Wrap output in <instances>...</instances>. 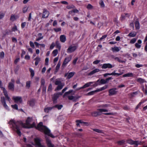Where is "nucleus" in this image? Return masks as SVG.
<instances>
[{
    "mask_svg": "<svg viewBox=\"0 0 147 147\" xmlns=\"http://www.w3.org/2000/svg\"><path fill=\"white\" fill-rule=\"evenodd\" d=\"M9 123L12 125V129L15 131L20 137L22 135L20 131V125H22L24 128H26L24 124L21 121H16L14 120H11L9 121Z\"/></svg>",
    "mask_w": 147,
    "mask_h": 147,
    "instance_id": "1",
    "label": "nucleus"
},
{
    "mask_svg": "<svg viewBox=\"0 0 147 147\" xmlns=\"http://www.w3.org/2000/svg\"><path fill=\"white\" fill-rule=\"evenodd\" d=\"M36 129L42 132H43L45 135H47L52 138H55V136L51 133V131L47 126L44 125L42 122H39L37 125Z\"/></svg>",
    "mask_w": 147,
    "mask_h": 147,
    "instance_id": "2",
    "label": "nucleus"
},
{
    "mask_svg": "<svg viewBox=\"0 0 147 147\" xmlns=\"http://www.w3.org/2000/svg\"><path fill=\"white\" fill-rule=\"evenodd\" d=\"M98 111H96L93 112L91 113V115L92 116L96 117L98 115H100L102 114V112H108V111L107 109H97Z\"/></svg>",
    "mask_w": 147,
    "mask_h": 147,
    "instance_id": "3",
    "label": "nucleus"
},
{
    "mask_svg": "<svg viewBox=\"0 0 147 147\" xmlns=\"http://www.w3.org/2000/svg\"><path fill=\"white\" fill-rule=\"evenodd\" d=\"M34 144L33 145L37 147H46L44 145H42L41 143L40 139L38 138H36L34 139Z\"/></svg>",
    "mask_w": 147,
    "mask_h": 147,
    "instance_id": "4",
    "label": "nucleus"
},
{
    "mask_svg": "<svg viewBox=\"0 0 147 147\" xmlns=\"http://www.w3.org/2000/svg\"><path fill=\"white\" fill-rule=\"evenodd\" d=\"M72 56L69 55V56L66 57L64 59L62 65V67L63 68L69 62L71 59Z\"/></svg>",
    "mask_w": 147,
    "mask_h": 147,
    "instance_id": "5",
    "label": "nucleus"
},
{
    "mask_svg": "<svg viewBox=\"0 0 147 147\" xmlns=\"http://www.w3.org/2000/svg\"><path fill=\"white\" fill-rule=\"evenodd\" d=\"M127 143L131 145H135L137 147L139 144V142L138 141H134L131 139H129L126 140Z\"/></svg>",
    "mask_w": 147,
    "mask_h": 147,
    "instance_id": "6",
    "label": "nucleus"
},
{
    "mask_svg": "<svg viewBox=\"0 0 147 147\" xmlns=\"http://www.w3.org/2000/svg\"><path fill=\"white\" fill-rule=\"evenodd\" d=\"M77 47L76 46L70 45L67 50V52L68 53H71L74 52L77 49Z\"/></svg>",
    "mask_w": 147,
    "mask_h": 147,
    "instance_id": "7",
    "label": "nucleus"
},
{
    "mask_svg": "<svg viewBox=\"0 0 147 147\" xmlns=\"http://www.w3.org/2000/svg\"><path fill=\"white\" fill-rule=\"evenodd\" d=\"M117 90V88H115L109 89V95L112 96L116 94L117 92V91L116 90Z\"/></svg>",
    "mask_w": 147,
    "mask_h": 147,
    "instance_id": "8",
    "label": "nucleus"
},
{
    "mask_svg": "<svg viewBox=\"0 0 147 147\" xmlns=\"http://www.w3.org/2000/svg\"><path fill=\"white\" fill-rule=\"evenodd\" d=\"M12 99L14 100L15 102L17 103L19 102L21 103L22 101V98L21 96H13L12 98Z\"/></svg>",
    "mask_w": 147,
    "mask_h": 147,
    "instance_id": "9",
    "label": "nucleus"
},
{
    "mask_svg": "<svg viewBox=\"0 0 147 147\" xmlns=\"http://www.w3.org/2000/svg\"><path fill=\"white\" fill-rule=\"evenodd\" d=\"M113 67L114 66L110 63H104L102 65L101 68L103 69H106L107 68H111Z\"/></svg>",
    "mask_w": 147,
    "mask_h": 147,
    "instance_id": "10",
    "label": "nucleus"
},
{
    "mask_svg": "<svg viewBox=\"0 0 147 147\" xmlns=\"http://www.w3.org/2000/svg\"><path fill=\"white\" fill-rule=\"evenodd\" d=\"M80 97V96H68V98L69 100H73L74 102H76L78 99Z\"/></svg>",
    "mask_w": 147,
    "mask_h": 147,
    "instance_id": "11",
    "label": "nucleus"
},
{
    "mask_svg": "<svg viewBox=\"0 0 147 147\" xmlns=\"http://www.w3.org/2000/svg\"><path fill=\"white\" fill-rule=\"evenodd\" d=\"M49 15V12L48 11L45 9H43V14L42 18H47Z\"/></svg>",
    "mask_w": 147,
    "mask_h": 147,
    "instance_id": "12",
    "label": "nucleus"
},
{
    "mask_svg": "<svg viewBox=\"0 0 147 147\" xmlns=\"http://www.w3.org/2000/svg\"><path fill=\"white\" fill-rule=\"evenodd\" d=\"M46 140L48 147H54V145L51 143V141L48 138H46Z\"/></svg>",
    "mask_w": 147,
    "mask_h": 147,
    "instance_id": "13",
    "label": "nucleus"
},
{
    "mask_svg": "<svg viewBox=\"0 0 147 147\" xmlns=\"http://www.w3.org/2000/svg\"><path fill=\"white\" fill-rule=\"evenodd\" d=\"M93 82H90L88 83H87L85 84L84 86H83L82 87H81L78 89L77 90H79L80 89H83L85 88L86 87H88L91 84H93Z\"/></svg>",
    "mask_w": 147,
    "mask_h": 147,
    "instance_id": "14",
    "label": "nucleus"
},
{
    "mask_svg": "<svg viewBox=\"0 0 147 147\" xmlns=\"http://www.w3.org/2000/svg\"><path fill=\"white\" fill-rule=\"evenodd\" d=\"M121 49V48L120 47L115 46L111 48V50H112L113 52H118L120 51Z\"/></svg>",
    "mask_w": 147,
    "mask_h": 147,
    "instance_id": "15",
    "label": "nucleus"
},
{
    "mask_svg": "<svg viewBox=\"0 0 147 147\" xmlns=\"http://www.w3.org/2000/svg\"><path fill=\"white\" fill-rule=\"evenodd\" d=\"M142 42V40H138L137 41V42L135 44V46L136 47L137 49H140L141 47V44Z\"/></svg>",
    "mask_w": 147,
    "mask_h": 147,
    "instance_id": "16",
    "label": "nucleus"
},
{
    "mask_svg": "<svg viewBox=\"0 0 147 147\" xmlns=\"http://www.w3.org/2000/svg\"><path fill=\"white\" fill-rule=\"evenodd\" d=\"M99 71V69L98 68H96L90 71L89 73L88 74V75L89 76H91L95 74V73L98 72Z\"/></svg>",
    "mask_w": 147,
    "mask_h": 147,
    "instance_id": "17",
    "label": "nucleus"
},
{
    "mask_svg": "<svg viewBox=\"0 0 147 147\" xmlns=\"http://www.w3.org/2000/svg\"><path fill=\"white\" fill-rule=\"evenodd\" d=\"M8 89L9 90H14V84L11 82H10L8 86Z\"/></svg>",
    "mask_w": 147,
    "mask_h": 147,
    "instance_id": "18",
    "label": "nucleus"
},
{
    "mask_svg": "<svg viewBox=\"0 0 147 147\" xmlns=\"http://www.w3.org/2000/svg\"><path fill=\"white\" fill-rule=\"evenodd\" d=\"M78 10L75 9L69 11L68 12V13L70 15H71L72 16H73L74 15V14H73V13H78Z\"/></svg>",
    "mask_w": 147,
    "mask_h": 147,
    "instance_id": "19",
    "label": "nucleus"
},
{
    "mask_svg": "<svg viewBox=\"0 0 147 147\" xmlns=\"http://www.w3.org/2000/svg\"><path fill=\"white\" fill-rule=\"evenodd\" d=\"M60 41L62 42H64L66 40V38L65 36L64 35H62L60 36Z\"/></svg>",
    "mask_w": 147,
    "mask_h": 147,
    "instance_id": "20",
    "label": "nucleus"
},
{
    "mask_svg": "<svg viewBox=\"0 0 147 147\" xmlns=\"http://www.w3.org/2000/svg\"><path fill=\"white\" fill-rule=\"evenodd\" d=\"M97 82H98L100 85L101 84H104L106 83L105 80L103 79H101V80H100V79H98L97 80Z\"/></svg>",
    "mask_w": 147,
    "mask_h": 147,
    "instance_id": "21",
    "label": "nucleus"
},
{
    "mask_svg": "<svg viewBox=\"0 0 147 147\" xmlns=\"http://www.w3.org/2000/svg\"><path fill=\"white\" fill-rule=\"evenodd\" d=\"M134 76L133 74L132 73L129 72L124 74L123 76V77H132Z\"/></svg>",
    "mask_w": 147,
    "mask_h": 147,
    "instance_id": "22",
    "label": "nucleus"
},
{
    "mask_svg": "<svg viewBox=\"0 0 147 147\" xmlns=\"http://www.w3.org/2000/svg\"><path fill=\"white\" fill-rule=\"evenodd\" d=\"M135 28L136 30H138L140 28V23L138 20L136 21L135 23Z\"/></svg>",
    "mask_w": 147,
    "mask_h": 147,
    "instance_id": "23",
    "label": "nucleus"
},
{
    "mask_svg": "<svg viewBox=\"0 0 147 147\" xmlns=\"http://www.w3.org/2000/svg\"><path fill=\"white\" fill-rule=\"evenodd\" d=\"M75 74V72H72L70 73H69L68 74V75L67 77V79H70Z\"/></svg>",
    "mask_w": 147,
    "mask_h": 147,
    "instance_id": "24",
    "label": "nucleus"
},
{
    "mask_svg": "<svg viewBox=\"0 0 147 147\" xmlns=\"http://www.w3.org/2000/svg\"><path fill=\"white\" fill-rule=\"evenodd\" d=\"M34 60L35 61V65L36 66H37L39 62L40 61V58L38 57H37L34 59Z\"/></svg>",
    "mask_w": 147,
    "mask_h": 147,
    "instance_id": "25",
    "label": "nucleus"
},
{
    "mask_svg": "<svg viewBox=\"0 0 147 147\" xmlns=\"http://www.w3.org/2000/svg\"><path fill=\"white\" fill-rule=\"evenodd\" d=\"M53 108V107H47L45 108L44 109V111L45 113H48L49 111L51 110Z\"/></svg>",
    "mask_w": 147,
    "mask_h": 147,
    "instance_id": "26",
    "label": "nucleus"
},
{
    "mask_svg": "<svg viewBox=\"0 0 147 147\" xmlns=\"http://www.w3.org/2000/svg\"><path fill=\"white\" fill-rule=\"evenodd\" d=\"M125 140H121L118 141L117 142V143L119 145H122L125 144Z\"/></svg>",
    "mask_w": 147,
    "mask_h": 147,
    "instance_id": "27",
    "label": "nucleus"
},
{
    "mask_svg": "<svg viewBox=\"0 0 147 147\" xmlns=\"http://www.w3.org/2000/svg\"><path fill=\"white\" fill-rule=\"evenodd\" d=\"M115 71H114L113 72L111 73H109V76L113 75L115 76L116 75H117L118 76H119L121 75L122 74V73H115Z\"/></svg>",
    "mask_w": 147,
    "mask_h": 147,
    "instance_id": "28",
    "label": "nucleus"
},
{
    "mask_svg": "<svg viewBox=\"0 0 147 147\" xmlns=\"http://www.w3.org/2000/svg\"><path fill=\"white\" fill-rule=\"evenodd\" d=\"M136 34V33L135 32H130L128 35V36L134 37H135Z\"/></svg>",
    "mask_w": 147,
    "mask_h": 147,
    "instance_id": "29",
    "label": "nucleus"
},
{
    "mask_svg": "<svg viewBox=\"0 0 147 147\" xmlns=\"http://www.w3.org/2000/svg\"><path fill=\"white\" fill-rule=\"evenodd\" d=\"M92 129L94 131L98 133L102 134L104 133L103 131L102 130H100L97 129Z\"/></svg>",
    "mask_w": 147,
    "mask_h": 147,
    "instance_id": "30",
    "label": "nucleus"
},
{
    "mask_svg": "<svg viewBox=\"0 0 147 147\" xmlns=\"http://www.w3.org/2000/svg\"><path fill=\"white\" fill-rule=\"evenodd\" d=\"M64 84H61L59 85L56 88V90H59L61 89L63 87Z\"/></svg>",
    "mask_w": 147,
    "mask_h": 147,
    "instance_id": "31",
    "label": "nucleus"
},
{
    "mask_svg": "<svg viewBox=\"0 0 147 147\" xmlns=\"http://www.w3.org/2000/svg\"><path fill=\"white\" fill-rule=\"evenodd\" d=\"M32 120V118L28 117L26 120V122L27 125H29L30 122H31Z\"/></svg>",
    "mask_w": 147,
    "mask_h": 147,
    "instance_id": "32",
    "label": "nucleus"
},
{
    "mask_svg": "<svg viewBox=\"0 0 147 147\" xmlns=\"http://www.w3.org/2000/svg\"><path fill=\"white\" fill-rule=\"evenodd\" d=\"M31 82L28 81L26 82V88L29 89L30 86Z\"/></svg>",
    "mask_w": 147,
    "mask_h": 147,
    "instance_id": "33",
    "label": "nucleus"
},
{
    "mask_svg": "<svg viewBox=\"0 0 147 147\" xmlns=\"http://www.w3.org/2000/svg\"><path fill=\"white\" fill-rule=\"evenodd\" d=\"M54 108H56L58 109V110L61 109L63 107V106L62 105H55L54 106H53Z\"/></svg>",
    "mask_w": 147,
    "mask_h": 147,
    "instance_id": "34",
    "label": "nucleus"
},
{
    "mask_svg": "<svg viewBox=\"0 0 147 147\" xmlns=\"http://www.w3.org/2000/svg\"><path fill=\"white\" fill-rule=\"evenodd\" d=\"M73 90H70L68 91L65 92L63 96V98H65V96L67 95L68 94H70L73 92Z\"/></svg>",
    "mask_w": 147,
    "mask_h": 147,
    "instance_id": "35",
    "label": "nucleus"
},
{
    "mask_svg": "<svg viewBox=\"0 0 147 147\" xmlns=\"http://www.w3.org/2000/svg\"><path fill=\"white\" fill-rule=\"evenodd\" d=\"M144 102V101H141L136 106L135 108L136 110H137L138 108H140V107L141 106L143 103Z\"/></svg>",
    "mask_w": 147,
    "mask_h": 147,
    "instance_id": "36",
    "label": "nucleus"
},
{
    "mask_svg": "<svg viewBox=\"0 0 147 147\" xmlns=\"http://www.w3.org/2000/svg\"><path fill=\"white\" fill-rule=\"evenodd\" d=\"M16 19L15 16L14 15L12 14L10 18V20L13 22Z\"/></svg>",
    "mask_w": 147,
    "mask_h": 147,
    "instance_id": "37",
    "label": "nucleus"
},
{
    "mask_svg": "<svg viewBox=\"0 0 147 147\" xmlns=\"http://www.w3.org/2000/svg\"><path fill=\"white\" fill-rule=\"evenodd\" d=\"M29 71L31 73V78H32L34 75V71L31 68L29 69Z\"/></svg>",
    "mask_w": 147,
    "mask_h": 147,
    "instance_id": "38",
    "label": "nucleus"
},
{
    "mask_svg": "<svg viewBox=\"0 0 147 147\" xmlns=\"http://www.w3.org/2000/svg\"><path fill=\"white\" fill-rule=\"evenodd\" d=\"M76 122L77 123L76 125L78 127H80V123L82 124V121L80 120H77L76 121Z\"/></svg>",
    "mask_w": 147,
    "mask_h": 147,
    "instance_id": "39",
    "label": "nucleus"
},
{
    "mask_svg": "<svg viewBox=\"0 0 147 147\" xmlns=\"http://www.w3.org/2000/svg\"><path fill=\"white\" fill-rule=\"evenodd\" d=\"M56 47L58 48L59 49H60L61 46L60 45V44L58 41H57L55 42Z\"/></svg>",
    "mask_w": 147,
    "mask_h": 147,
    "instance_id": "40",
    "label": "nucleus"
},
{
    "mask_svg": "<svg viewBox=\"0 0 147 147\" xmlns=\"http://www.w3.org/2000/svg\"><path fill=\"white\" fill-rule=\"evenodd\" d=\"M60 66V63L59 62L57 64L55 68V71L57 72L59 70Z\"/></svg>",
    "mask_w": 147,
    "mask_h": 147,
    "instance_id": "41",
    "label": "nucleus"
},
{
    "mask_svg": "<svg viewBox=\"0 0 147 147\" xmlns=\"http://www.w3.org/2000/svg\"><path fill=\"white\" fill-rule=\"evenodd\" d=\"M53 54V56H56L58 53V51L57 49H55L53 50L52 52Z\"/></svg>",
    "mask_w": 147,
    "mask_h": 147,
    "instance_id": "42",
    "label": "nucleus"
},
{
    "mask_svg": "<svg viewBox=\"0 0 147 147\" xmlns=\"http://www.w3.org/2000/svg\"><path fill=\"white\" fill-rule=\"evenodd\" d=\"M0 101L2 104L6 102L5 98L4 97H1Z\"/></svg>",
    "mask_w": 147,
    "mask_h": 147,
    "instance_id": "43",
    "label": "nucleus"
},
{
    "mask_svg": "<svg viewBox=\"0 0 147 147\" xmlns=\"http://www.w3.org/2000/svg\"><path fill=\"white\" fill-rule=\"evenodd\" d=\"M41 86H45V81L44 79L42 78L41 80Z\"/></svg>",
    "mask_w": 147,
    "mask_h": 147,
    "instance_id": "44",
    "label": "nucleus"
},
{
    "mask_svg": "<svg viewBox=\"0 0 147 147\" xmlns=\"http://www.w3.org/2000/svg\"><path fill=\"white\" fill-rule=\"evenodd\" d=\"M66 7L68 9H71L74 8L75 7L74 5H67Z\"/></svg>",
    "mask_w": 147,
    "mask_h": 147,
    "instance_id": "45",
    "label": "nucleus"
},
{
    "mask_svg": "<svg viewBox=\"0 0 147 147\" xmlns=\"http://www.w3.org/2000/svg\"><path fill=\"white\" fill-rule=\"evenodd\" d=\"M136 40V39L135 38H134L131 39L130 41V43L131 44H134L135 43Z\"/></svg>",
    "mask_w": 147,
    "mask_h": 147,
    "instance_id": "46",
    "label": "nucleus"
},
{
    "mask_svg": "<svg viewBox=\"0 0 147 147\" xmlns=\"http://www.w3.org/2000/svg\"><path fill=\"white\" fill-rule=\"evenodd\" d=\"M11 107L13 109H15L18 110V106L16 104H15L14 105H11Z\"/></svg>",
    "mask_w": 147,
    "mask_h": 147,
    "instance_id": "47",
    "label": "nucleus"
},
{
    "mask_svg": "<svg viewBox=\"0 0 147 147\" xmlns=\"http://www.w3.org/2000/svg\"><path fill=\"white\" fill-rule=\"evenodd\" d=\"M26 52L24 50H22V53L21 54V56L22 58L24 57V56L26 54Z\"/></svg>",
    "mask_w": 147,
    "mask_h": 147,
    "instance_id": "48",
    "label": "nucleus"
},
{
    "mask_svg": "<svg viewBox=\"0 0 147 147\" xmlns=\"http://www.w3.org/2000/svg\"><path fill=\"white\" fill-rule=\"evenodd\" d=\"M29 44L30 46L33 48H34L35 47L34 43H33V42L31 41H30Z\"/></svg>",
    "mask_w": 147,
    "mask_h": 147,
    "instance_id": "49",
    "label": "nucleus"
},
{
    "mask_svg": "<svg viewBox=\"0 0 147 147\" xmlns=\"http://www.w3.org/2000/svg\"><path fill=\"white\" fill-rule=\"evenodd\" d=\"M5 54L3 51H2L0 53V57L1 58H3L4 57Z\"/></svg>",
    "mask_w": 147,
    "mask_h": 147,
    "instance_id": "50",
    "label": "nucleus"
},
{
    "mask_svg": "<svg viewBox=\"0 0 147 147\" xmlns=\"http://www.w3.org/2000/svg\"><path fill=\"white\" fill-rule=\"evenodd\" d=\"M5 13L3 12H0V19L3 18L4 16Z\"/></svg>",
    "mask_w": 147,
    "mask_h": 147,
    "instance_id": "51",
    "label": "nucleus"
},
{
    "mask_svg": "<svg viewBox=\"0 0 147 147\" xmlns=\"http://www.w3.org/2000/svg\"><path fill=\"white\" fill-rule=\"evenodd\" d=\"M82 124H84V125L87 126H89L90 124V123L82 121Z\"/></svg>",
    "mask_w": 147,
    "mask_h": 147,
    "instance_id": "52",
    "label": "nucleus"
},
{
    "mask_svg": "<svg viewBox=\"0 0 147 147\" xmlns=\"http://www.w3.org/2000/svg\"><path fill=\"white\" fill-rule=\"evenodd\" d=\"M3 107L5 108L7 110H9V108L8 106L6 104V102H5L3 104H2Z\"/></svg>",
    "mask_w": 147,
    "mask_h": 147,
    "instance_id": "53",
    "label": "nucleus"
},
{
    "mask_svg": "<svg viewBox=\"0 0 147 147\" xmlns=\"http://www.w3.org/2000/svg\"><path fill=\"white\" fill-rule=\"evenodd\" d=\"M26 24V22H22L21 24V28L22 29L24 28Z\"/></svg>",
    "mask_w": 147,
    "mask_h": 147,
    "instance_id": "54",
    "label": "nucleus"
},
{
    "mask_svg": "<svg viewBox=\"0 0 147 147\" xmlns=\"http://www.w3.org/2000/svg\"><path fill=\"white\" fill-rule=\"evenodd\" d=\"M11 30L12 31L14 32L17 31L18 30V29L17 26L16 25H15L12 28Z\"/></svg>",
    "mask_w": 147,
    "mask_h": 147,
    "instance_id": "55",
    "label": "nucleus"
},
{
    "mask_svg": "<svg viewBox=\"0 0 147 147\" xmlns=\"http://www.w3.org/2000/svg\"><path fill=\"white\" fill-rule=\"evenodd\" d=\"M87 8L88 9H91L93 8V6L90 4H89L87 6Z\"/></svg>",
    "mask_w": 147,
    "mask_h": 147,
    "instance_id": "56",
    "label": "nucleus"
},
{
    "mask_svg": "<svg viewBox=\"0 0 147 147\" xmlns=\"http://www.w3.org/2000/svg\"><path fill=\"white\" fill-rule=\"evenodd\" d=\"M115 60H117L118 62H120V63H123V61L119 59V57H115Z\"/></svg>",
    "mask_w": 147,
    "mask_h": 147,
    "instance_id": "57",
    "label": "nucleus"
},
{
    "mask_svg": "<svg viewBox=\"0 0 147 147\" xmlns=\"http://www.w3.org/2000/svg\"><path fill=\"white\" fill-rule=\"evenodd\" d=\"M55 84L56 85H58L61 84H62V83L60 81L57 80L55 81Z\"/></svg>",
    "mask_w": 147,
    "mask_h": 147,
    "instance_id": "58",
    "label": "nucleus"
},
{
    "mask_svg": "<svg viewBox=\"0 0 147 147\" xmlns=\"http://www.w3.org/2000/svg\"><path fill=\"white\" fill-rule=\"evenodd\" d=\"M55 43L53 42L51 44V45L49 49H50L51 50L53 49L54 47L55 46Z\"/></svg>",
    "mask_w": 147,
    "mask_h": 147,
    "instance_id": "59",
    "label": "nucleus"
},
{
    "mask_svg": "<svg viewBox=\"0 0 147 147\" xmlns=\"http://www.w3.org/2000/svg\"><path fill=\"white\" fill-rule=\"evenodd\" d=\"M109 106V105L107 104H105L101 105L99 107H100L105 108L108 107Z\"/></svg>",
    "mask_w": 147,
    "mask_h": 147,
    "instance_id": "60",
    "label": "nucleus"
},
{
    "mask_svg": "<svg viewBox=\"0 0 147 147\" xmlns=\"http://www.w3.org/2000/svg\"><path fill=\"white\" fill-rule=\"evenodd\" d=\"M54 30L56 32H58L59 31H60L61 30V29L60 28H54Z\"/></svg>",
    "mask_w": 147,
    "mask_h": 147,
    "instance_id": "61",
    "label": "nucleus"
},
{
    "mask_svg": "<svg viewBox=\"0 0 147 147\" xmlns=\"http://www.w3.org/2000/svg\"><path fill=\"white\" fill-rule=\"evenodd\" d=\"M52 90V85L51 84H49L48 88V91H51Z\"/></svg>",
    "mask_w": 147,
    "mask_h": 147,
    "instance_id": "62",
    "label": "nucleus"
},
{
    "mask_svg": "<svg viewBox=\"0 0 147 147\" xmlns=\"http://www.w3.org/2000/svg\"><path fill=\"white\" fill-rule=\"evenodd\" d=\"M28 8L26 7H24L22 9V11L23 13H25L27 12Z\"/></svg>",
    "mask_w": 147,
    "mask_h": 147,
    "instance_id": "63",
    "label": "nucleus"
},
{
    "mask_svg": "<svg viewBox=\"0 0 147 147\" xmlns=\"http://www.w3.org/2000/svg\"><path fill=\"white\" fill-rule=\"evenodd\" d=\"M78 60V58L77 57L72 62V63L74 65H76Z\"/></svg>",
    "mask_w": 147,
    "mask_h": 147,
    "instance_id": "64",
    "label": "nucleus"
}]
</instances>
